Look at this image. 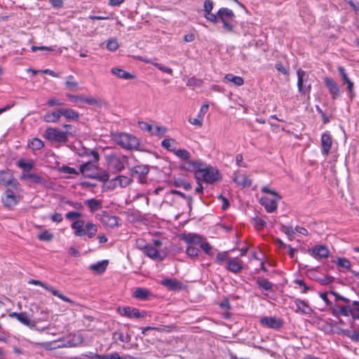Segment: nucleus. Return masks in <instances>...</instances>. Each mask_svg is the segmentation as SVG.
<instances>
[{"instance_id":"f257e3e1","label":"nucleus","mask_w":359,"mask_h":359,"mask_svg":"<svg viewBox=\"0 0 359 359\" xmlns=\"http://www.w3.org/2000/svg\"><path fill=\"white\" fill-rule=\"evenodd\" d=\"M82 216V213L77 211H69L65 215L67 219L72 221L71 228L74 230V234L76 236H87L89 238H92L97 232V226L92 222L85 223L84 220L79 219Z\"/></svg>"},{"instance_id":"f03ea898","label":"nucleus","mask_w":359,"mask_h":359,"mask_svg":"<svg viewBox=\"0 0 359 359\" xmlns=\"http://www.w3.org/2000/svg\"><path fill=\"white\" fill-rule=\"evenodd\" d=\"M92 159L90 161H81L82 163L79 166L80 173L87 178L95 179L103 182H107L109 176L107 171L99 167V154H93Z\"/></svg>"},{"instance_id":"7ed1b4c3","label":"nucleus","mask_w":359,"mask_h":359,"mask_svg":"<svg viewBox=\"0 0 359 359\" xmlns=\"http://www.w3.org/2000/svg\"><path fill=\"white\" fill-rule=\"evenodd\" d=\"M184 168L195 172L198 177H201L208 183H213L219 178V172L217 169L212 167H206L200 160L187 162Z\"/></svg>"},{"instance_id":"20e7f679","label":"nucleus","mask_w":359,"mask_h":359,"mask_svg":"<svg viewBox=\"0 0 359 359\" xmlns=\"http://www.w3.org/2000/svg\"><path fill=\"white\" fill-rule=\"evenodd\" d=\"M83 337L80 333H74L69 335L67 340L64 341L61 339L52 341L46 340V348L53 349L61 347H73L78 346L82 344Z\"/></svg>"},{"instance_id":"39448f33","label":"nucleus","mask_w":359,"mask_h":359,"mask_svg":"<svg viewBox=\"0 0 359 359\" xmlns=\"http://www.w3.org/2000/svg\"><path fill=\"white\" fill-rule=\"evenodd\" d=\"M216 18V23L220 21L223 24V27L227 32H232L233 30L234 25L233 21L236 15L233 11L228 8H220L217 14L215 15Z\"/></svg>"},{"instance_id":"423d86ee","label":"nucleus","mask_w":359,"mask_h":359,"mask_svg":"<svg viewBox=\"0 0 359 359\" xmlns=\"http://www.w3.org/2000/svg\"><path fill=\"white\" fill-rule=\"evenodd\" d=\"M113 139L118 145L123 149H137L139 146L138 139L128 133H120L114 134Z\"/></svg>"},{"instance_id":"0eeeda50","label":"nucleus","mask_w":359,"mask_h":359,"mask_svg":"<svg viewBox=\"0 0 359 359\" xmlns=\"http://www.w3.org/2000/svg\"><path fill=\"white\" fill-rule=\"evenodd\" d=\"M2 203L7 208H12L16 205L20 201V196L17 188H8L1 198Z\"/></svg>"},{"instance_id":"6e6552de","label":"nucleus","mask_w":359,"mask_h":359,"mask_svg":"<svg viewBox=\"0 0 359 359\" xmlns=\"http://www.w3.org/2000/svg\"><path fill=\"white\" fill-rule=\"evenodd\" d=\"M67 130L62 131L56 128H49L46 129V139L58 143H64L68 140Z\"/></svg>"},{"instance_id":"1a4fd4ad","label":"nucleus","mask_w":359,"mask_h":359,"mask_svg":"<svg viewBox=\"0 0 359 359\" xmlns=\"http://www.w3.org/2000/svg\"><path fill=\"white\" fill-rule=\"evenodd\" d=\"M297 74V87L299 92L302 94H309L311 91V84L308 83V75L306 72L299 69Z\"/></svg>"},{"instance_id":"9d476101","label":"nucleus","mask_w":359,"mask_h":359,"mask_svg":"<svg viewBox=\"0 0 359 359\" xmlns=\"http://www.w3.org/2000/svg\"><path fill=\"white\" fill-rule=\"evenodd\" d=\"M108 169L113 172L121 171L124 168V156H109L107 158Z\"/></svg>"},{"instance_id":"9b49d317","label":"nucleus","mask_w":359,"mask_h":359,"mask_svg":"<svg viewBox=\"0 0 359 359\" xmlns=\"http://www.w3.org/2000/svg\"><path fill=\"white\" fill-rule=\"evenodd\" d=\"M118 312L120 315L128 318H144L147 315L145 311L140 312L139 309L130 306L118 308Z\"/></svg>"},{"instance_id":"f8f14e48","label":"nucleus","mask_w":359,"mask_h":359,"mask_svg":"<svg viewBox=\"0 0 359 359\" xmlns=\"http://www.w3.org/2000/svg\"><path fill=\"white\" fill-rule=\"evenodd\" d=\"M259 322L263 327L273 330H278L283 325V322L280 318L274 316L263 317L260 319Z\"/></svg>"},{"instance_id":"ddd939ff","label":"nucleus","mask_w":359,"mask_h":359,"mask_svg":"<svg viewBox=\"0 0 359 359\" xmlns=\"http://www.w3.org/2000/svg\"><path fill=\"white\" fill-rule=\"evenodd\" d=\"M309 254L315 259L320 260L327 258L329 256L330 251L325 245H318L311 249Z\"/></svg>"},{"instance_id":"4468645a","label":"nucleus","mask_w":359,"mask_h":359,"mask_svg":"<svg viewBox=\"0 0 359 359\" xmlns=\"http://www.w3.org/2000/svg\"><path fill=\"white\" fill-rule=\"evenodd\" d=\"M0 183L15 189L19 186L18 182L13 178L12 173L8 170L0 171Z\"/></svg>"},{"instance_id":"2eb2a0df","label":"nucleus","mask_w":359,"mask_h":359,"mask_svg":"<svg viewBox=\"0 0 359 359\" xmlns=\"http://www.w3.org/2000/svg\"><path fill=\"white\" fill-rule=\"evenodd\" d=\"M208 109L209 105L208 104H203L198 113L197 117L189 118L188 120L189 122L193 126L201 127L203 123L204 116L208 111Z\"/></svg>"},{"instance_id":"dca6fc26","label":"nucleus","mask_w":359,"mask_h":359,"mask_svg":"<svg viewBox=\"0 0 359 359\" xmlns=\"http://www.w3.org/2000/svg\"><path fill=\"white\" fill-rule=\"evenodd\" d=\"M280 198H276V197L269 198L266 196L262 197L259 200L260 203L265 208L268 212H273L277 209V201Z\"/></svg>"},{"instance_id":"f3484780","label":"nucleus","mask_w":359,"mask_h":359,"mask_svg":"<svg viewBox=\"0 0 359 359\" xmlns=\"http://www.w3.org/2000/svg\"><path fill=\"white\" fill-rule=\"evenodd\" d=\"M226 268L232 273H239L243 269V262L238 257H230Z\"/></svg>"},{"instance_id":"a211bd4d","label":"nucleus","mask_w":359,"mask_h":359,"mask_svg":"<svg viewBox=\"0 0 359 359\" xmlns=\"http://www.w3.org/2000/svg\"><path fill=\"white\" fill-rule=\"evenodd\" d=\"M332 144V140L329 133H323L321 135L322 153L327 156L330 153Z\"/></svg>"},{"instance_id":"6ab92c4d","label":"nucleus","mask_w":359,"mask_h":359,"mask_svg":"<svg viewBox=\"0 0 359 359\" xmlns=\"http://www.w3.org/2000/svg\"><path fill=\"white\" fill-rule=\"evenodd\" d=\"M324 81L326 87L332 95V97L333 99L337 98L340 94L339 88L337 83L332 79L329 77H325L324 79Z\"/></svg>"},{"instance_id":"aec40b11","label":"nucleus","mask_w":359,"mask_h":359,"mask_svg":"<svg viewBox=\"0 0 359 359\" xmlns=\"http://www.w3.org/2000/svg\"><path fill=\"white\" fill-rule=\"evenodd\" d=\"M294 303L297 307L294 310L296 313H301L302 314L310 315L313 313L312 308L304 300L296 299Z\"/></svg>"},{"instance_id":"412c9836","label":"nucleus","mask_w":359,"mask_h":359,"mask_svg":"<svg viewBox=\"0 0 359 359\" xmlns=\"http://www.w3.org/2000/svg\"><path fill=\"white\" fill-rule=\"evenodd\" d=\"M70 100L76 104L86 103L88 104H96L98 103L96 98L93 97H86L84 95H70Z\"/></svg>"},{"instance_id":"4be33fe9","label":"nucleus","mask_w":359,"mask_h":359,"mask_svg":"<svg viewBox=\"0 0 359 359\" xmlns=\"http://www.w3.org/2000/svg\"><path fill=\"white\" fill-rule=\"evenodd\" d=\"M204 17L211 22L216 23L215 15L212 13L213 9V1L212 0H205L204 1Z\"/></svg>"},{"instance_id":"5701e85b","label":"nucleus","mask_w":359,"mask_h":359,"mask_svg":"<svg viewBox=\"0 0 359 359\" xmlns=\"http://www.w3.org/2000/svg\"><path fill=\"white\" fill-rule=\"evenodd\" d=\"M182 238L189 245L200 244L203 239L200 235L193 233L184 234Z\"/></svg>"},{"instance_id":"b1692460","label":"nucleus","mask_w":359,"mask_h":359,"mask_svg":"<svg viewBox=\"0 0 359 359\" xmlns=\"http://www.w3.org/2000/svg\"><path fill=\"white\" fill-rule=\"evenodd\" d=\"M337 69L341 77V80L343 81V83L347 84V90L348 91L349 94L351 96L353 91V83L350 80L346 72L345 69L342 66H339Z\"/></svg>"},{"instance_id":"393cba45","label":"nucleus","mask_w":359,"mask_h":359,"mask_svg":"<svg viewBox=\"0 0 359 359\" xmlns=\"http://www.w3.org/2000/svg\"><path fill=\"white\" fill-rule=\"evenodd\" d=\"M233 180L238 185L243 187H250L251 185V180L245 175L239 172L233 174Z\"/></svg>"},{"instance_id":"a878e982","label":"nucleus","mask_w":359,"mask_h":359,"mask_svg":"<svg viewBox=\"0 0 359 359\" xmlns=\"http://www.w3.org/2000/svg\"><path fill=\"white\" fill-rule=\"evenodd\" d=\"M161 284L171 290H181L182 283L176 279L166 278L161 281Z\"/></svg>"},{"instance_id":"bb28decb","label":"nucleus","mask_w":359,"mask_h":359,"mask_svg":"<svg viewBox=\"0 0 359 359\" xmlns=\"http://www.w3.org/2000/svg\"><path fill=\"white\" fill-rule=\"evenodd\" d=\"M102 224L109 228H114L118 226V218L116 216L106 215L102 219Z\"/></svg>"},{"instance_id":"cd10ccee","label":"nucleus","mask_w":359,"mask_h":359,"mask_svg":"<svg viewBox=\"0 0 359 359\" xmlns=\"http://www.w3.org/2000/svg\"><path fill=\"white\" fill-rule=\"evenodd\" d=\"M111 72L114 75L116 76L118 78L125 80L132 79L135 78L134 75L118 67L112 68L111 69Z\"/></svg>"},{"instance_id":"c85d7f7f","label":"nucleus","mask_w":359,"mask_h":359,"mask_svg":"<svg viewBox=\"0 0 359 359\" xmlns=\"http://www.w3.org/2000/svg\"><path fill=\"white\" fill-rule=\"evenodd\" d=\"M144 254L153 259H159L163 260V257H162L158 252V250L151 245H149L146 248L144 251Z\"/></svg>"},{"instance_id":"c756f323","label":"nucleus","mask_w":359,"mask_h":359,"mask_svg":"<svg viewBox=\"0 0 359 359\" xmlns=\"http://www.w3.org/2000/svg\"><path fill=\"white\" fill-rule=\"evenodd\" d=\"M131 179L124 175H120L113 180L114 186L115 187H120L121 188L126 187L131 182Z\"/></svg>"},{"instance_id":"7c9ffc66","label":"nucleus","mask_w":359,"mask_h":359,"mask_svg":"<svg viewBox=\"0 0 359 359\" xmlns=\"http://www.w3.org/2000/svg\"><path fill=\"white\" fill-rule=\"evenodd\" d=\"M11 317L15 318L21 323L28 327L32 325V322L27 315L25 313L13 312L9 314Z\"/></svg>"},{"instance_id":"2f4dec72","label":"nucleus","mask_w":359,"mask_h":359,"mask_svg":"<svg viewBox=\"0 0 359 359\" xmlns=\"http://www.w3.org/2000/svg\"><path fill=\"white\" fill-rule=\"evenodd\" d=\"M224 82H231L236 86H241L243 83V79L239 76H235L232 74H227L224 77Z\"/></svg>"},{"instance_id":"473e14b6","label":"nucleus","mask_w":359,"mask_h":359,"mask_svg":"<svg viewBox=\"0 0 359 359\" xmlns=\"http://www.w3.org/2000/svg\"><path fill=\"white\" fill-rule=\"evenodd\" d=\"M150 292L148 290L142 287H138L133 292V296L138 299L144 300L149 296Z\"/></svg>"},{"instance_id":"72a5a7b5","label":"nucleus","mask_w":359,"mask_h":359,"mask_svg":"<svg viewBox=\"0 0 359 359\" xmlns=\"http://www.w3.org/2000/svg\"><path fill=\"white\" fill-rule=\"evenodd\" d=\"M85 203L91 212H94L102 208V201L100 200L91 198L86 201Z\"/></svg>"},{"instance_id":"f704fd0d","label":"nucleus","mask_w":359,"mask_h":359,"mask_svg":"<svg viewBox=\"0 0 359 359\" xmlns=\"http://www.w3.org/2000/svg\"><path fill=\"white\" fill-rule=\"evenodd\" d=\"M108 261L103 260L90 265V269L98 273H103L107 266Z\"/></svg>"},{"instance_id":"c9c22d12","label":"nucleus","mask_w":359,"mask_h":359,"mask_svg":"<svg viewBox=\"0 0 359 359\" xmlns=\"http://www.w3.org/2000/svg\"><path fill=\"white\" fill-rule=\"evenodd\" d=\"M175 155L182 160L186 161V162L183 165V168H184V165L187 162L190 161L189 158L191 157V154L186 149H175L173 152Z\"/></svg>"},{"instance_id":"e433bc0d","label":"nucleus","mask_w":359,"mask_h":359,"mask_svg":"<svg viewBox=\"0 0 359 359\" xmlns=\"http://www.w3.org/2000/svg\"><path fill=\"white\" fill-rule=\"evenodd\" d=\"M257 284L259 288L266 291L271 290L273 286L272 283L268 280L261 278L257 279Z\"/></svg>"},{"instance_id":"4c0bfd02","label":"nucleus","mask_w":359,"mask_h":359,"mask_svg":"<svg viewBox=\"0 0 359 359\" xmlns=\"http://www.w3.org/2000/svg\"><path fill=\"white\" fill-rule=\"evenodd\" d=\"M28 146L29 148H31L32 150H37L40 149L43 147L44 144L42 140H41L39 138H33L32 140L29 141Z\"/></svg>"},{"instance_id":"58836bf2","label":"nucleus","mask_w":359,"mask_h":359,"mask_svg":"<svg viewBox=\"0 0 359 359\" xmlns=\"http://www.w3.org/2000/svg\"><path fill=\"white\" fill-rule=\"evenodd\" d=\"M61 115L64 116L66 118L73 120L79 117L78 113L70 109H61Z\"/></svg>"},{"instance_id":"ea45409f","label":"nucleus","mask_w":359,"mask_h":359,"mask_svg":"<svg viewBox=\"0 0 359 359\" xmlns=\"http://www.w3.org/2000/svg\"><path fill=\"white\" fill-rule=\"evenodd\" d=\"M18 165L24 171L27 172L30 170L33 167V162L32 161H25L24 159H20L18 161Z\"/></svg>"},{"instance_id":"a19ab883","label":"nucleus","mask_w":359,"mask_h":359,"mask_svg":"<svg viewBox=\"0 0 359 359\" xmlns=\"http://www.w3.org/2000/svg\"><path fill=\"white\" fill-rule=\"evenodd\" d=\"M280 230L287 236L290 240H292L295 233V228L293 229L292 226L289 225H282Z\"/></svg>"},{"instance_id":"79ce46f5","label":"nucleus","mask_w":359,"mask_h":359,"mask_svg":"<svg viewBox=\"0 0 359 359\" xmlns=\"http://www.w3.org/2000/svg\"><path fill=\"white\" fill-rule=\"evenodd\" d=\"M175 140L172 139H165L161 142V146L170 151L174 152L176 149L175 147Z\"/></svg>"},{"instance_id":"37998d69","label":"nucleus","mask_w":359,"mask_h":359,"mask_svg":"<svg viewBox=\"0 0 359 359\" xmlns=\"http://www.w3.org/2000/svg\"><path fill=\"white\" fill-rule=\"evenodd\" d=\"M61 116V109L46 114V122H56Z\"/></svg>"},{"instance_id":"c03bdc74","label":"nucleus","mask_w":359,"mask_h":359,"mask_svg":"<svg viewBox=\"0 0 359 359\" xmlns=\"http://www.w3.org/2000/svg\"><path fill=\"white\" fill-rule=\"evenodd\" d=\"M167 132V128L163 126H155L152 130L151 135L155 136H163Z\"/></svg>"},{"instance_id":"a18cd8bd","label":"nucleus","mask_w":359,"mask_h":359,"mask_svg":"<svg viewBox=\"0 0 359 359\" xmlns=\"http://www.w3.org/2000/svg\"><path fill=\"white\" fill-rule=\"evenodd\" d=\"M344 334L354 341L359 342V332L356 331L345 330Z\"/></svg>"},{"instance_id":"49530a36","label":"nucleus","mask_w":359,"mask_h":359,"mask_svg":"<svg viewBox=\"0 0 359 359\" xmlns=\"http://www.w3.org/2000/svg\"><path fill=\"white\" fill-rule=\"evenodd\" d=\"M200 250L192 245H189L187 248L186 253L189 257H196L198 255Z\"/></svg>"},{"instance_id":"de8ad7c7","label":"nucleus","mask_w":359,"mask_h":359,"mask_svg":"<svg viewBox=\"0 0 359 359\" xmlns=\"http://www.w3.org/2000/svg\"><path fill=\"white\" fill-rule=\"evenodd\" d=\"M229 258L230 257L227 256L226 252H218L216 256V262L219 264H222L224 262L227 263Z\"/></svg>"},{"instance_id":"09e8293b","label":"nucleus","mask_w":359,"mask_h":359,"mask_svg":"<svg viewBox=\"0 0 359 359\" xmlns=\"http://www.w3.org/2000/svg\"><path fill=\"white\" fill-rule=\"evenodd\" d=\"M337 264L339 266L344 268L346 269H350L351 266V264L350 261L346 258H338L337 261Z\"/></svg>"},{"instance_id":"8fccbe9b","label":"nucleus","mask_w":359,"mask_h":359,"mask_svg":"<svg viewBox=\"0 0 359 359\" xmlns=\"http://www.w3.org/2000/svg\"><path fill=\"white\" fill-rule=\"evenodd\" d=\"M337 309L339 310V314L343 316H348L351 314H352V309L348 306H337Z\"/></svg>"},{"instance_id":"3c124183","label":"nucleus","mask_w":359,"mask_h":359,"mask_svg":"<svg viewBox=\"0 0 359 359\" xmlns=\"http://www.w3.org/2000/svg\"><path fill=\"white\" fill-rule=\"evenodd\" d=\"M107 48L108 50L111 51H114L118 49V43L116 39H111L108 41L107 43Z\"/></svg>"},{"instance_id":"603ef678","label":"nucleus","mask_w":359,"mask_h":359,"mask_svg":"<svg viewBox=\"0 0 359 359\" xmlns=\"http://www.w3.org/2000/svg\"><path fill=\"white\" fill-rule=\"evenodd\" d=\"M201 249L208 255H212V246L208 242H203L200 243Z\"/></svg>"},{"instance_id":"864d4df0","label":"nucleus","mask_w":359,"mask_h":359,"mask_svg":"<svg viewBox=\"0 0 359 359\" xmlns=\"http://www.w3.org/2000/svg\"><path fill=\"white\" fill-rule=\"evenodd\" d=\"M60 170L68 175H79L80 173L79 170L77 171L75 168L69 166H62Z\"/></svg>"},{"instance_id":"5fc2aeb1","label":"nucleus","mask_w":359,"mask_h":359,"mask_svg":"<svg viewBox=\"0 0 359 359\" xmlns=\"http://www.w3.org/2000/svg\"><path fill=\"white\" fill-rule=\"evenodd\" d=\"M153 65L163 72H165L170 75L172 74V69L171 68L167 67L160 63L155 62V63H153Z\"/></svg>"},{"instance_id":"6e6d98bb","label":"nucleus","mask_w":359,"mask_h":359,"mask_svg":"<svg viewBox=\"0 0 359 359\" xmlns=\"http://www.w3.org/2000/svg\"><path fill=\"white\" fill-rule=\"evenodd\" d=\"M46 290H48L50 292H52V294L53 295L57 296L59 298H60L63 301L67 302H72V301L68 297L64 296L63 294L60 293L58 291H57L53 288H48V287H46Z\"/></svg>"},{"instance_id":"4d7b16f0","label":"nucleus","mask_w":359,"mask_h":359,"mask_svg":"<svg viewBox=\"0 0 359 359\" xmlns=\"http://www.w3.org/2000/svg\"><path fill=\"white\" fill-rule=\"evenodd\" d=\"M135 246L137 248L144 251L148 245L146 243V241L144 239L138 238L136 240Z\"/></svg>"},{"instance_id":"13d9d810","label":"nucleus","mask_w":359,"mask_h":359,"mask_svg":"<svg viewBox=\"0 0 359 359\" xmlns=\"http://www.w3.org/2000/svg\"><path fill=\"white\" fill-rule=\"evenodd\" d=\"M139 126L142 130H147L151 134L152 130L154 129V126L144 121L139 122Z\"/></svg>"},{"instance_id":"bf43d9fd","label":"nucleus","mask_w":359,"mask_h":359,"mask_svg":"<svg viewBox=\"0 0 359 359\" xmlns=\"http://www.w3.org/2000/svg\"><path fill=\"white\" fill-rule=\"evenodd\" d=\"M22 178L23 179H28V180H30L34 182H39L40 180H41V178L37 176V175H32V174H23L22 175Z\"/></svg>"},{"instance_id":"052dcab7","label":"nucleus","mask_w":359,"mask_h":359,"mask_svg":"<svg viewBox=\"0 0 359 359\" xmlns=\"http://www.w3.org/2000/svg\"><path fill=\"white\" fill-rule=\"evenodd\" d=\"M265 222L261 218H255L254 219V225L255 228L258 230L262 229L264 226Z\"/></svg>"},{"instance_id":"680f3d73","label":"nucleus","mask_w":359,"mask_h":359,"mask_svg":"<svg viewBox=\"0 0 359 359\" xmlns=\"http://www.w3.org/2000/svg\"><path fill=\"white\" fill-rule=\"evenodd\" d=\"M72 78V76H69V80L66 81L67 88L71 90H74L78 86L76 82L70 80Z\"/></svg>"},{"instance_id":"e2e57ef3","label":"nucleus","mask_w":359,"mask_h":359,"mask_svg":"<svg viewBox=\"0 0 359 359\" xmlns=\"http://www.w3.org/2000/svg\"><path fill=\"white\" fill-rule=\"evenodd\" d=\"M262 191L263 193L269 194L276 198H280V196L275 191L270 189L268 187H263Z\"/></svg>"},{"instance_id":"0e129e2a","label":"nucleus","mask_w":359,"mask_h":359,"mask_svg":"<svg viewBox=\"0 0 359 359\" xmlns=\"http://www.w3.org/2000/svg\"><path fill=\"white\" fill-rule=\"evenodd\" d=\"M295 283L297 284L299 286L303 287L302 292L306 293L308 290H309L311 288L308 287L305 283L302 280H296Z\"/></svg>"},{"instance_id":"69168bd1","label":"nucleus","mask_w":359,"mask_h":359,"mask_svg":"<svg viewBox=\"0 0 359 359\" xmlns=\"http://www.w3.org/2000/svg\"><path fill=\"white\" fill-rule=\"evenodd\" d=\"M330 294H332L334 297H335V300L336 301H338V300H341L344 302H349V299L343 297V296H341L340 294H339L338 293H337L336 292H334V291H330Z\"/></svg>"},{"instance_id":"338daca9","label":"nucleus","mask_w":359,"mask_h":359,"mask_svg":"<svg viewBox=\"0 0 359 359\" xmlns=\"http://www.w3.org/2000/svg\"><path fill=\"white\" fill-rule=\"evenodd\" d=\"M334 280V278L332 276H326L319 280L321 285H325L331 283Z\"/></svg>"},{"instance_id":"774afa93","label":"nucleus","mask_w":359,"mask_h":359,"mask_svg":"<svg viewBox=\"0 0 359 359\" xmlns=\"http://www.w3.org/2000/svg\"><path fill=\"white\" fill-rule=\"evenodd\" d=\"M50 219L54 222H60L62 221V216L60 213H54L50 216Z\"/></svg>"}]
</instances>
